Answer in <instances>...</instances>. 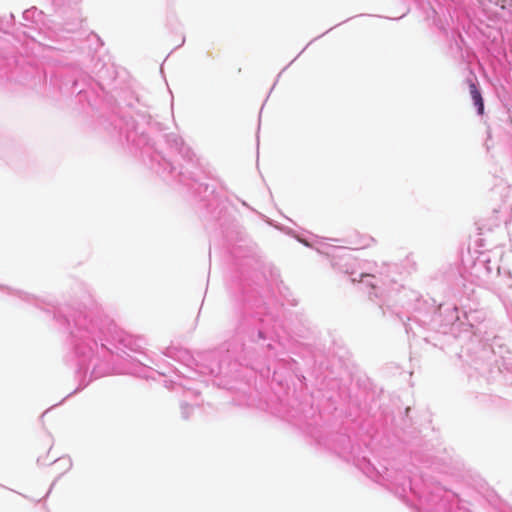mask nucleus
I'll list each match as a JSON object with an SVG mask.
<instances>
[{
  "label": "nucleus",
  "instance_id": "nucleus-1",
  "mask_svg": "<svg viewBox=\"0 0 512 512\" xmlns=\"http://www.w3.org/2000/svg\"><path fill=\"white\" fill-rule=\"evenodd\" d=\"M468 83L470 95L474 101V105L477 107L478 114L482 115L484 113V102L481 93L476 84L472 80H469Z\"/></svg>",
  "mask_w": 512,
  "mask_h": 512
}]
</instances>
